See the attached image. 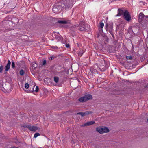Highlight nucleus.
<instances>
[{
    "label": "nucleus",
    "instance_id": "4be33fe9",
    "mask_svg": "<svg viewBox=\"0 0 148 148\" xmlns=\"http://www.w3.org/2000/svg\"><path fill=\"white\" fill-rule=\"evenodd\" d=\"M84 24V23L82 21H80L79 22V25H82Z\"/></svg>",
    "mask_w": 148,
    "mask_h": 148
},
{
    "label": "nucleus",
    "instance_id": "aec40b11",
    "mask_svg": "<svg viewBox=\"0 0 148 148\" xmlns=\"http://www.w3.org/2000/svg\"><path fill=\"white\" fill-rule=\"evenodd\" d=\"M79 30L81 31H84L85 29L84 27H82L79 28Z\"/></svg>",
    "mask_w": 148,
    "mask_h": 148
},
{
    "label": "nucleus",
    "instance_id": "20e7f679",
    "mask_svg": "<svg viewBox=\"0 0 148 148\" xmlns=\"http://www.w3.org/2000/svg\"><path fill=\"white\" fill-rule=\"evenodd\" d=\"M96 130L101 134L108 132H109V129L105 127H98L96 128Z\"/></svg>",
    "mask_w": 148,
    "mask_h": 148
},
{
    "label": "nucleus",
    "instance_id": "0eeeda50",
    "mask_svg": "<svg viewBox=\"0 0 148 148\" xmlns=\"http://www.w3.org/2000/svg\"><path fill=\"white\" fill-rule=\"evenodd\" d=\"M95 123V122L94 121H89L88 122L86 123L84 125H82V126L84 127L85 126H88L90 125H92L93 124Z\"/></svg>",
    "mask_w": 148,
    "mask_h": 148
},
{
    "label": "nucleus",
    "instance_id": "c756f323",
    "mask_svg": "<svg viewBox=\"0 0 148 148\" xmlns=\"http://www.w3.org/2000/svg\"><path fill=\"white\" fill-rule=\"evenodd\" d=\"M11 148H18V147H16L14 146V147H11Z\"/></svg>",
    "mask_w": 148,
    "mask_h": 148
},
{
    "label": "nucleus",
    "instance_id": "9d476101",
    "mask_svg": "<svg viewBox=\"0 0 148 148\" xmlns=\"http://www.w3.org/2000/svg\"><path fill=\"white\" fill-rule=\"evenodd\" d=\"M32 66L33 69H35L37 67V64L35 62H33L31 64Z\"/></svg>",
    "mask_w": 148,
    "mask_h": 148
},
{
    "label": "nucleus",
    "instance_id": "bb28decb",
    "mask_svg": "<svg viewBox=\"0 0 148 148\" xmlns=\"http://www.w3.org/2000/svg\"><path fill=\"white\" fill-rule=\"evenodd\" d=\"M55 58V57L54 56H52L51 57H50L51 60H52L53 59Z\"/></svg>",
    "mask_w": 148,
    "mask_h": 148
},
{
    "label": "nucleus",
    "instance_id": "2f4dec72",
    "mask_svg": "<svg viewBox=\"0 0 148 148\" xmlns=\"http://www.w3.org/2000/svg\"><path fill=\"white\" fill-rule=\"evenodd\" d=\"M14 142L17 144H18V142H17L16 141H15Z\"/></svg>",
    "mask_w": 148,
    "mask_h": 148
},
{
    "label": "nucleus",
    "instance_id": "39448f33",
    "mask_svg": "<svg viewBox=\"0 0 148 148\" xmlns=\"http://www.w3.org/2000/svg\"><path fill=\"white\" fill-rule=\"evenodd\" d=\"M11 63L10 61L8 60L7 61V64L5 67V69L6 72L5 73V74L6 73V71H8L10 69Z\"/></svg>",
    "mask_w": 148,
    "mask_h": 148
},
{
    "label": "nucleus",
    "instance_id": "1a4fd4ad",
    "mask_svg": "<svg viewBox=\"0 0 148 148\" xmlns=\"http://www.w3.org/2000/svg\"><path fill=\"white\" fill-rule=\"evenodd\" d=\"M28 129L30 131H35L37 130V127L35 126H29L28 127Z\"/></svg>",
    "mask_w": 148,
    "mask_h": 148
},
{
    "label": "nucleus",
    "instance_id": "c85d7f7f",
    "mask_svg": "<svg viewBox=\"0 0 148 148\" xmlns=\"http://www.w3.org/2000/svg\"><path fill=\"white\" fill-rule=\"evenodd\" d=\"M66 47L67 48H69L70 47V45L69 44H66Z\"/></svg>",
    "mask_w": 148,
    "mask_h": 148
},
{
    "label": "nucleus",
    "instance_id": "f03ea898",
    "mask_svg": "<svg viewBox=\"0 0 148 148\" xmlns=\"http://www.w3.org/2000/svg\"><path fill=\"white\" fill-rule=\"evenodd\" d=\"M118 13L116 15L117 16H119L122 14H123L125 19L127 21H129L131 20V17L130 14L126 10L124 12L122 10H118Z\"/></svg>",
    "mask_w": 148,
    "mask_h": 148
},
{
    "label": "nucleus",
    "instance_id": "f704fd0d",
    "mask_svg": "<svg viewBox=\"0 0 148 148\" xmlns=\"http://www.w3.org/2000/svg\"><path fill=\"white\" fill-rule=\"evenodd\" d=\"M118 9L119 10V9H120V8H119Z\"/></svg>",
    "mask_w": 148,
    "mask_h": 148
},
{
    "label": "nucleus",
    "instance_id": "5701e85b",
    "mask_svg": "<svg viewBox=\"0 0 148 148\" xmlns=\"http://www.w3.org/2000/svg\"><path fill=\"white\" fill-rule=\"evenodd\" d=\"M148 18V16H144V19H145L146 20H147Z\"/></svg>",
    "mask_w": 148,
    "mask_h": 148
},
{
    "label": "nucleus",
    "instance_id": "2eb2a0df",
    "mask_svg": "<svg viewBox=\"0 0 148 148\" xmlns=\"http://www.w3.org/2000/svg\"><path fill=\"white\" fill-rule=\"evenodd\" d=\"M29 87V86L28 83H25V87L26 89H27Z\"/></svg>",
    "mask_w": 148,
    "mask_h": 148
},
{
    "label": "nucleus",
    "instance_id": "f8f14e48",
    "mask_svg": "<svg viewBox=\"0 0 148 148\" xmlns=\"http://www.w3.org/2000/svg\"><path fill=\"white\" fill-rule=\"evenodd\" d=\"M54 80L56 83H57L58 82L59 78L58 77H54Z\"/></svg>",
    "mask_w": 148,
    "mask_h": 148
},
{
    "label": "nucleus",
    "instance_id": "a878e982",
    "mask_svg": "<svg viewBox=\"0 0 148 148\" xmlns=\"http://www.w3.org/2000/svg\"><path fill=\"white\" fill-rule=\"evenodd\" d=\"M83 54L82 52H79L78 53V56H81Z\"/></svg>",
    "mask_w": 148,
    "mask_h": 148
},
{
    "label": "nucleus",
    "instance_id": "b1692460",
    "mask_svg": "<svg viewBox=\"0 0 148 148\" xmlns=\"http://www.w3.org/2000/svg\"><path fill=\"white\" fill-rule=\"evenodd\" d=\"M46 60H44L42 62V65H45L46 63Z\"/></svg>",
    "mask_w": 148,
    "mask_h": 148
},
{
    "label": "nucleus",
    "instance_id": "412c9836",
    "mask_svg": "<svg viewBox=\"0 0 148 148\" xmlns=\"http://www.w3.org/2000/svg\"><path fill=\"white\" fill-rule=\"evenodd\" d=\"M126 58L128 60H132V57L131 56H127L126 57Z\"/></svg>",
    "mask_w": 148,
    "mask_h": 148
},
{
    "label": "nucleus",
    "instance_id": "6ab92c4d",
    "mask_svg": "<svg viewBox=\"0 0 148 148\" xmlns=\"http://www.w3.org/2000/svg\"><path fill=\"white\" fill-rule=\"evenodd\" d=\"M3 68V66L2 65H1L0 66V73H1L2 72Z\"/></svg>",
    "mask_w": 148,
    "mask_h": 148
},
{
    "label": "nucleus",
    "instance_id": "7ed1b4c3",
    "mask_svg": "<svg viewBox=\"0 0 148 148\" xmlns=\"http://www.w3.org/2000/svg\"><path fill=\"white\" fill-rule=\"evenodd\" d=\"M92 98V96L90 94L85 95L79 99V100L80 102H84L87 100L91 99Z\"/></svg>",
    "mask_w": 148,
    "mask_h": 148
},
{
    "label": "nucleus",
    "instance_id": "423d86ee",
    "mask_svg": "<svg viewBox=\"0 0 148 148\" xmlns=\"http://www.w3.org/2000/svg\"><path fill=\"white\" fill-rule=\"evenodd\" d=\"M144 15L142 13H140L138 16V19L139 22H142L144 19Z\"/></svg>",
    "mask_w": 148,
    "mask_h": 148
},
{
    "label": "nucleus",
    "instance_id": "e433bc0d",
    "mask_svg": "<svg viewBox=\"0 0 148 148\" xmlns=\"http://www.w3.org/2000/svg\"><path fill=\"white\" fill-rule=\"evenodd\" d=\"M55 13V12L53 11Z\"/></svg>",
    "mask_w": 148,
    "mask_h": 148
},
{
    "label": "nucleus",
    "instance_id": "c9c22d12",
    "mask_svg": "<svg viewBox=\"0 0 148 148\" xmlns=\"http://www.w3.org/2000/svg\"><path fill=\"white\" fill-rule=\"evenodd\" d=\"M35 86V85H34V87Z\"/></svg>",
    "mask_w": 148,
    "mask_h": 148
},
{
    "label": "nucleus",
    "instance_id": "dca6fc26",
    "mask_svg": "<svg viewBox=\"0 0 148 148\" xmlns=\"http://www.w3.org/2000/svg\"><path fill=\"white\" fill-rule=\"evenodd\" d=\"M85 114V113H83L82 112H80L78 113L77 114H80V115H81L82 116H84Z\"/></svg>",
    "mask_w": 148,
    "mask_h": 148
},
{
    "label": "nucleus",
    "instance_id": "7c9ffc66",
    "mask_svg": "<svg viewBox=\"0 0 148 148\" xmlns=\"http://www.w3.org/2000/svg\"><path fill=\"white\" fill-rule=\"evenodd\" d=\"M110 28L111 29H112L113 28V26L112 25H110Z\"/></svg>",
    "mask_w": 148,
    "mask_h": 148
},
{
    "label": "nucleus",
    "instance_id": "cd10ccee",
    "mask_svg": "<svg viewBox=\"0 0 148 148\" xmlns=\"http://www.w3.org/2000/svg\"><path fill=\"white\" fill-rule=\"evenodd\" d=\"M79 26L77 25H73V26H72V27L73 28H75L76 27H78Z\"/></svg>",
    "mask_w": 148,
    "mask_h": 148
},
{
    "label": "nucleus",
    "instance_id": "ddd939ff",
    "mask_svg": "<svg viewBox=\"0 0 148 148\" xmlns=\"http://www.w3.org/2000/svg\"><path fill=\"white\" fill-rule=\"evenodd\" d=\"M12 67L14 68L15 67V64L14 61L12 60Z\"/></svg>",
    "mask_w": 148,
    "mask_h": 148
},
{
    "label": "nucleus",
    "instance_id": "4468645a",
    "mask_svg": "<svg viewBox=\"0 0 148 148\" xmlns=\"http://www.w3.org/2000/svg\"><path fill=\"white\" fill-rule=\"evenodd\" d=\"M20 74L21 75H23L24 74V71L23 70H21L19 72Z\"/></svg>",
    "mask_w": 148,
    "mask_h": 148
},
{
    "label": "nucleus",
    "instance_id": "6e6552de",
    "mask_svg": "<svg viewBox=\"0 0 148 148\" xmlns=\"http://www.w3.org/2000/svg\"><path fill=\"white\" fill-rule=\"evenodd\" d=\"M58 23H59L62 24H69L70 23L69 21H67L65 20H59L58 21Z\"/></svg>",
    "mask_w": 148,
    "mask_h": 148
},
{
    "label": "nucleus",
    "instance_id": "393cba45",
    "mask_svg": "<svg viewBox=\"0 0 148 148\" xmlns=\"http://www.w3.org/2000/svg\"><path fill=\"white\" fill-rule=\"evenodd\" d=\"M28 126H29V125H24L23 126V127H24V128H28Z\"/></svg>",
    "mask_w": 148,
    "mask_h": 148
},
{
    "label": "nucleus",
    "instance_id": "f3484780",
    "mask_svg": "<svg viewBox=\"0 0 148 148\" xmlns=\"http://www.w3.org/2000/svg\"><path fill=\"white\" fill-rule=\"evenodd\" d=\"M40 135V134L38 133H36L34 135V137L35 138H36L38 136H39Z\"/></svg>",
    "mask_w": 148,
    "mask_h": 148
},
{
    "label": "nucleus",
    "instance_id": "a211bd4d",
    "mask_svg": "<svg viewBox=\"0 0 148 148\" xmlns=\"http://www.w3.org/2000/svg\"><path fill=\"white\" fill-rule=\"evenodd\" d=\"M104 26V24L103 23H100V27L101 29H102Z\"/></svg>",
    "mask_w": 148,
    "mask_h": 148
},
{
    "label": "nucleus",
    "instance_id": "f257e3e1",
    "mask_svg": "<svg viewBox=\"0 0 148 148\" xmlns=\"http://www.w3.org/2000/svg\"><path fill=\"white\" fill-rule=\"evenodd\" d=\"M73 5L71 1L70 0H63L62 2H59L55 4L52 8V9H71Z\"/></svg>",
    "mask_w": 148,
    "mask_h": 148
},
{
    "label": "nucleus",
    "instance_id": "4c0bfd02",
    "mask_svg": "<svg viewBox=\"0 0 148 148\" xmlns=\"http://www.w3.org/2000/svg\"><path fill=\"white\" fill-rule=\"evenodd\" d=\"M147 121H148V119H147Z\"/></svg>",
    "mask_w": 148,
    "mask_h": 148
},
{
    "label": "nucleus",
    "instance_id": "9b49d317",
    "mask_svg": "<svg viewBox=\"0 0 148 148\" xmlns=\"http://www.w3.org/2000/svg\"><path fill=\"white\" fill-rule=\"evenodd\" d=\"M38 88L37 86H36V89L34 90V88H32V90H31V92H38Z\"/></svg>",
    "mask_w": 148,
    "mask_h": 148
},
{
    "label": "nucleus",
    "instance_id": "72a5a7b5",
    "mask_svg": "<svg viewBox=\"0 0 148 148\" xmlns=\"http://www.w3.org/2000/svg\"><path fill=\"white\" fill-rule=\"evenodd\" d=\"M12 90L11 89V88L10 89V90L9 91V92H10V91H11Z\"/></svg>",
    "mask_w": 148,
    "mask_h": 148
},
{
    "label": "nucleus",
    "instance_id": "473e14b6",
    "mask_svg": "<svg viewBox=\"0 0 148 148\" xmlns=\"http://www.w3.org/2000/svg\"><path fill=\"white\" fill-rule=\"evenodd\" d=\"M146 87H148V85H147L146 86H145Z\"/></svg>",
    "mask_w": 148,
    "mask_h": 148
}]
</instances>
